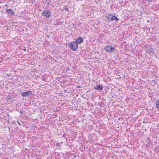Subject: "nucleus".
Segmentation results:
<instances>
[{
    "label": "nucleus",
    "instance_id": "obj_1",
    "mask_svg": "<svg viewBox=\"0 0 159 159\" xmlns=\"http://www.w3.org/2000/svg\"><path fill=\"white\" fill-rule=\"evenodd\" d=\"M104 49L107 52L110 53H113L114 52L115 50L114 47L109 45L106 46L104 48Z\"/></svg>",
    "mask_w": 159,
    "mask_h": 159
},
{
    "label": "nucleus",
    "instance_id": "obj_2",
    "mask_svg": "<svg viewBox=\"0 0 159 159\" xmlns=\"http://www.w3.org/2000/svg\"><path fill=\"white\" fill-rule=\"evenodd\" d=\"M69 46L74 51H75L77 49L78 46L77 43L75 42H72L69 44Z\"/></svg>",
    "mask_w": 159,
    "mask_h": 159
},
{
    "label": "nucleus",
    "instance_id": "obj_3",
    "mask_svg": "<svg viewBox=\"0 0 159 159\" xmlns=\"http://www.w3.org/2000/svg\"><path fill=\"white\" fill-rule=\"evenodd\" d=\"M51 15V13L50 11L48 10H44L42 13V15L47 18H48Z\"/></svg>",
    "mask_w": 159,
    "mask_h": 159
},
{
    "label": "nucleus",
    "instance_id": "obj_4",
    "mask_svg": "<svg viewBox=\"0 0 159 159\" xmlns=\"http://www.w3.org/2000/svg\"><path fill=\"white\" fill-rule=\"evenodd\" d=\"M107 19L111 21H112L115 20L118 21L119 20V19L116 17L111 14H108V16H107Z\"/></svg>",
    "mask_w": 159,
    "mask_h": 159
},
{
    "label": "nucleus",
    "instance_id": "obj_5",
    "mask_svg": "<svg viewBox=\"0 0 159 159\" xmlns=\"http://www.w3.org/2000/svg\"><path fill=\"white\" fill-rule=\"evenodd\" d=\"M83 39L81 37H80L76 39L75 42H76L78 44L81 43L83 42Z\"/></svg>",
    "mask_w": 159,
    "mask_h": 159
},
{
    "label": "nucleus",
    "instance_id": "obj_6",
    "mask_svg": "<svg viewBox=\"0 0 159 159\" xmlns=\"http://www.w3.org/2000/svg\"><path fill=\"white\" fill-rule=\"evenodd\" d=\"M145 51L148 53H152L153 52V49L149 47L147 48L145 50Z\"/></svg>",
    "mask_w": 159,
    "mask_h": 159
},
{
    "label": "nucleus",
    "instance_id": "obj_7",
    "mask_svg": "<svg viewBox=\"0 0 159 159\" xmlns=\"http://www.w3.org/2000/svg\"><path fill=\"white\" fill-rule=\"evenodd\" d=\"M31 93V91H28L24 93H21V95L22 96L25 97L30 94Z\"/></svg>",
    "mask_w": 159,
    "mask_h": 159
},
{
    "label": "nucleus",
    "instance_id": "obj_8",
    "mask_svg": "<svg viewBox=\"0 0 159 159\" xmlns=\"http://www.w3.org/2000/svg\"><path fill=\"white\" fill-rule=\"evenodd\" d=\"M94 88L96 89L99 90H102L103 89V87L102 86L99 85H97L94 86Z\"/></svg>",
    "mask_w": 159,
    "mask_h": 159
},
{
    "label": "nucleus",
    "instance_id": "obj_9",
    "mask_svg": "<svg viewBox=\"0 0 159 159\" xmlns=\"http://www.w3.org/2000/svg\"><path fill=\"white\" fill-rule=\"evenodd\" d=\"M7 11L8 13L10 14L11 15L13 14L14 13V11L11 9H8L7 10Z\"/></svg>",
    "mask_w": 159,
    "mask_h": 159
},
{
    "label": "nucleus",
    "instance_id": "obj_10",
    "mask_svg": "<svg viewBox=\"0 0 159 159\" xmlns=\"http://www.w3.org/2000/svg\"><path fill=\"white\" fill-rule=\"evenodd\" d=\"M156 104L157 108L159 110V99L157 101Z\"/></svg>",
    "mask_w": 159,
    "mask_h": 159
},
{
    "label": "nucleus",
    "instance_id": "obj_11",
    "mask_svg": "<svg viewBox=\"0 0 159 159\" xmlns=\"http://www.w3.org/2000/svg\"><path fill=\"white\" fill-rule=\"evenodd\" d=\"M17 123L19 125H20V122L19 121H17Z\"/></svg>",
    "mask_w": 159,
    "mask_h": 159
},
{
    "label": "nucleus",
    "instance_id": "obj_12",
    "mask_svg": "<svg viewBox=\"0 0 159 159\" xmlns=\"http://www.w3.org/2000/svg\"><path fill=\"white\" fill-rule=\"evenodd\" d=\"M149 2H151L152 0H148Z\"/></svg>",
    "mask_w": 159,
    "mask_h": 159
}]
</instances>
